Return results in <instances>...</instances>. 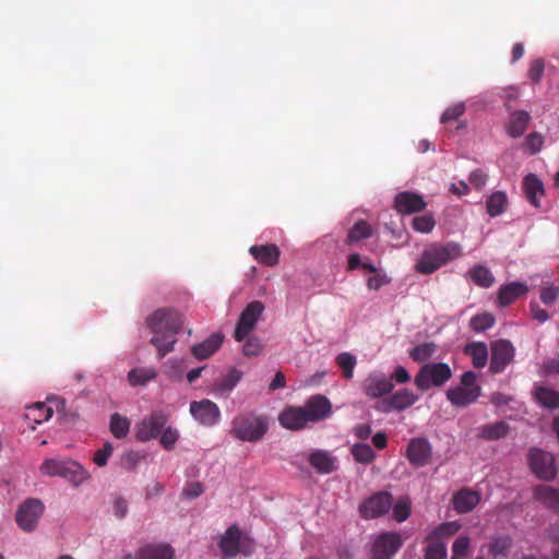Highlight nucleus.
I'll return each mask as SVG.
<instances>
[{
	"label": "nucleus",
	"mask_w": 559,
	"mask_h": 559,
	"mask_svg": "<svg viewBox=\"0 0 559 559\" xmlns=\"http://www.w3.org/2000/svg\"><path fill=\"white\" fill-rule=\"evenodd\" d=\"M332 414V404L324 395L317 394L306 401L304 406H286L278 414L282 427L299 431L309 423H318L329 418Z\"/></svg>",
	"instance_id": "f257e3e1"
},
{
	"label": "nucleus",
	"mask_w": 559,
	"mask_h": 559,
	"mask_svg": "<svg viewBox=\"0 0 559 559\" xmlns=\"http://www.w3.org/2000/svg\"><path fill=\"white\" fill-rule=\"evenodd\" d=\"M462 255V248L456 242L438 243L435 242L426 248L415 269L420 274H431L441 266L447 265Z\"/></svg>",
	"instance_id": "f03ea898"
},
{
	"label": "nucleus",
	"mask_w": 559,
	"mask_h": 559,
	"mask_svg": "<svg viewBox=\"0 0 559 559\" xmlns=\"http://www.w3.org/2000/svg\"><path fill=\"white\" fill-rule=\"evenodd\" d=\"M147 325L154 333L150 343L156 347L158 358L162 359L174 349L177 342L176 334L181 329V322L178 317H148Z\"/></svg>",
	"instance_id": "7ed1b4c3"
},
{
	"label": "nucleus",
	"mask_w": 559,
	"mask_h": 559,
	"mask_svg": "<svg viewBox=\"0 0 559 559\" xmlns=\"http://www.w3.org/2000/svg\"><path fill=\"white\" fill-rule=\"evenodd\" d=\"M267 430L269 418L266 415L242 413L233 419L230 433L240 441L258 442L263 439Z\"/></svg>",
	"instance_id": "20e7f679"
},
{
	"label": "nucleus",
	"mask_w": 559,
	"mask_h": 559,
	"mask_svg": "<svg viewBox=\"0 0 559 559\" xmlns=\"http://www.w3.org/2000/svg\"><path fill=\"white\" fill-rule=\"evenodd\" d=\"M40 472L48 477L59 476L74 486H80L88 478V473L72 460L47 459L41 463Z\"/></svg>",
	"instance_id": "39448f33"
},
{
	"label": "nucleus",
	"mask_w": 559,
	"mask_h": 559,
	"mask_svg": "<svg viewBox=\"0 0 559 559\" xmlns=\"http://www.w3.org/2000/svg\"><path fill=\"white\" fill-rule=\"evenodd\" d=\"M452 377V370L445 362L425 364L415 376L416 388L425 392L431 386H441Z\"/></svg>",
	"instance_id": "423d86ee"
},
{
	"label": "nucleus",
	"mask_w": 559,
	"mask_h": 559,
	"mask_svg": "<svg viewBox=\"0 0 559 559\" xmlns=\"http://www.w3.org/2000/svg\"><path fill=\"white\" fill-rule=\"evenodd\" d=\"M218 547L226 558H235L238 554L250 556L254 548L253 540L245 536L237 525H231L225 531Z\"/></svg>",
	"instance_id": "0eeeda50"
},
{
	"label": "nucleus",
	"mask_w": 559,
	"mask_h": 559,
	"mask_svg": "<svg viewBox=\"0 0 559 559\" xmlns=\"http://www.w3.org/2000/svg\"><path fill=\"white\" fill-rule=\"evenodd\" d=\"M528 465L533 474L542 480L549 481L556 477L557 469L552 454L533 448L528 453Z\"/></svg>",
	"instance_id": "6e6552de"
},
{
	"label": "nucleus",
	"mask_w": 559,
	"mask_h": 559,
	"mask_svg": "<svg viewBox=\"0 0 559 559\" xmlns=\"http://www.w3.org/2000/svg\"><path fill=\"white\" fill-rule=\"evenodd\" d=\"M44 503L36 498L26 499L17 509L15 521L25 532H33L44 512Z\"/></svg>",
	"instance_id": "1a4fd4ad"
},
{
	"label": "nucleus",
	"mask_w": 559,
	"mask_h": 559,
	"mask_svg": "<svg viewBox=\"0 0 559 559\" xmlns=\"http://www.w3.org/2000/svg\"><path fill=\"white\" fill-rule=\"evenodd\" d=\"M392 507V495L388 491H379L359 506V513L364 519H376L384 515Z\"/></svg>",
	"instance_id": "9d476101"
},
{
	"label": "nucleus",
	"mask_w": 559,
	"mask_h": 559,
	"mask_svg": "<svg viewBox=\"0 0 559 559\" xmlns=\"http://www.w3.org/2000/svg\"><path fill=\"white\" fill-rule=\"evenodd\" d=\"M402 545L403 539L399 533H381L373 542L372 559H391Z\"/></svg>",
	"instance_id": "9b49d317"
},
{
	"label": "nucleus",
	"mask_w": 559,
	"mask_h": 559,
	"mask_svg": "<svg viewBox=\"0 0 559 559\" xmlns=\"http://www.w3.org/2000/svg\"><path fill=\"white\" fill-rule=\"evenodd\" d=\"M168 418L162 412H153L136 424L135 437L139 441H148L158 437Z\"/></svg>",
	"instance_id": "f8f14e48"
},
{
	"label": "nucleus",
	"mask_w": 559,
	"mask_h": 559,
	"mask_svg": "<svg viewBox=\"0 0 559 559\" xmlns=\"http://www.w3.org/2000/svg\"><path fill=\"white\" fill-rule=\"evenodd\" d=\"M432 454L430 442L423 437L413 438L406 449V459L414 467L426 466Z\"/></svg>",
	"instance_id": "ddd939ff"
},
{
	"label": "nucleus",
	"mask_w": 559,
	"mask_h": 559,
	"mask_svg": "<svg viewBox=\"0 0 559 559\" xmlns=\"http://www.w3.org/2000/svg\"><path fill=\"white\" fill-rule=\"evenodd\" d=\"M190 413L197 421L209 427L218 423L221 418L218 406L207 399L191 402Z\"/></svg>",
	"instance_id": "4468645a"
},
{
	"label": "nucleus",
	"mask_w": 559,
	"mask_h": 559,
	"mask_svg": "<svg viewBox=\"0 0 559 559\" xmlns=\"http://www.w3.org/2000/svg\"><path fill=\"white\" fill-rule=\"evenodd\" d=\"M514 347L507 340H500L492 344L489 370L492 373H501L513 360Z\"/></svg>",
	"instance_id": "2eb2a0df"
},
{
	"label": "nucleus",
	"mask_w": 559,
	"mask_h": 559,
	"mask_svg": "<svg viewBox=\"0 0 559 559\" xmlns=\"http://www.w3.org/2000/svg\"><path fill=\"white\" fill-rule=\"evenodd\" d=\"M394 385L385 374L372 372L362 382V391L370 399H378L392 392Z\"/></svg>",
	"instance_id": "dca6fc26"
},
{
	"label": "nucleus",
	"mask_w": 559,
	"mask_h": 559,
	"mask_svg": "<svg viewBox=\"0 0 559 559\" xmlns=\"http://www.w3.org/2000/svg\"><path fill=\"white\" fill-rule=\"evenodd\" d=\"M426 206L427 203L424 198L415 192L403 191L397 193L394 198V209L403 215L419 213L424 211Z\"/></svg>",
	"instance_id": "f3484780"
},
{
	"label": "nucleus",
	"mask_w": 559,
	"mask_h": 559,
	"mask_svg": "<svg viewBox=\"0 0 559 559\" xmlns=\"http://www.w3.org/2000/svg\"><path fill=\"white\" fill-rule=\"evenodd\" d=\"M309 464L321 475H328L338 469V460L328 450H312L308 456Z\"/></svg>",
	"instance_id": "a211bd4d"
},
{
	"label": "nucleus",
	"mask_w": 559,
	"mask_h": 559,
	"mask_svg": "<svg viewBox=\"0 0 559 559\" xmlns=\"http://www.w3.org/2000/svg\"><path fill=\"white\" fill-rule=\"evenodd\" d=\"M224 338L225 336L222 332H214L203 342L193 345L191 347V354L198 360H204L222 347Z\"/></svg>",
	"instance_id": "6ab92c4d"
},
{
	"label": "nucleus",
	"mask_w": 559,
	"mask_h": 559,
	"mask_svg": "<svg viewBox=\"0 0 559 559\" xmlns=\"http://www.w3.org/2000/svg\"><path fill=\"white\" fill-rule=\"evenodd\" d=\"M479 501L480 493L471 488L460 489L454 493L452 499L453 508L460 514L471 512L473 509H475Z\"/></svg>",
	"instance_id": "aec40b11"
},
{
	"label": "nucleus",
	"mask_w": 559,
	"mask_h": 559,
	"mask_svg": "<svg viewBox=\"0 0 559 559\" xmlns=\"http://www.w3.org/2000/svg\"><path fill=\"white\" fill-rule=\"evenodd\" d=\"M532 491L534 500L559 514V490L557 488L549 485H536Z\"/></svg>",
	"instance_id": "412c9836"
},
{
	"label": "nucleus",
	"mask_w": 559,
	"mask_h": 559,
	"mask_svg": "<svg viewBox=\"0 0 559 559\" xmlns=\"http://www.w3.org/2000/svg\"><path fill=\"white\" fill-rule=\"evenodd\" d=\"M480 391V388L455 386L447 391V399L454 406L465 407L478 399Z\"/></svg>",
	"instance_id": "4be33fe9"
},
{
	"label": "nucleus",
	"mask_w": 559,
	"mask_h": 559,
	"mask_svg": "<svg viewBox=\"0 0 559 559\" xmlns=\"http://www.w3.org/2000/svg\"><path fill=\"white\" fill-rule=\"evenodd\" d=\"M249 252L260 264L266 266H275L280 262L281 251L274 243L251 246Z\"/></svg>",
	"instance_id": "5701e85b"
},
{
	"label": "nucleus",
	"mask_w": 559,
	"mask_h": 559,
	"mask_svg": "<svg viewBox=\"0 0 559 559\" xmlns=\"http://www.w3.org/2000/svg\"><path fill=\"white\" fill-rule=\"evenodd\" d=\"M419 396L416 395L412 390L409 389H402L393 393L386 401H385V412L390 411H404L412 405H414L418 401Z\"/></svg>",
	"instance_id": "b1692460"
},
{
	"label": "nucleus",
	"mask_w": 559,
	"mask_h": 559,
	"mask_svg": "<svg viewBox=\"0 0 559 559\" xmlns=\"http://www.w3.org/2000/svg\"><path fill=\"white\" fill-rule=\"evenodd\" d=\"M527 285L521 282H512L503 285L498 290V304L506 307L527 294Z\"/></svg>",
	"instance_id": "393cba45"
},
{
	"label": "nucleus",
	"mask_w": 559,
	"mask_h": 559,
	"mask_svg": "<svg viewBox=\"0 0 559 559\" xmlns=\"http://www.w3.org/2000/svg\"><path fill=\"white\" fill-rule=\"evenodd\" d=\"M522 189L526 200L535 207H539V198L544 195V185L535 174H528L524 177Z\"/></svg>",
	"instance_id": "a878e982"
},
{
	"label": "nucleus",
	"mask_w": 559,
	"mask_h": 559,
	"mask_svg": "<svg viewBox=\"0 0 559 559\" xmlns=\"http://www.w3.org/2000/svg\"><path fill=\"white\" fill-rule=\"evenodd\" d=\"M241 378L242 372L240 370L230 368L226 374L214 382L213 390L221 396H228Z\"/></svg>",
	"instance_id": "bb28decb"
},
{
	"label": "nucleus",
	"mask_w": 559,
	"mask_h": 559,
	"mask_svg": "<svg viewBox=\"0 0 559 559\" xmlns=\"http://www.w3.org/2000/svg\"><path fill=\"white\" fill-rule=\"evenodd\" d=\"M174 548L168 544H147L138 549V559H173Z\"/></svg>",
	"instance_id": "cd10ccee"
},
{
	"label": "nucleus",
	"mask_w": 559,
	"mask_h": 559,
	"mask_svg": "<svg viewBox=\"0 0 559 559\" xmlns=\"http://www.w3.org/2000/svg\"><path fill=\"white\" fill-rule=\"evenodd\" d=\"M510 428L509 425L503 421H497L493 424L483 425L477 428V438L487 440V441H493L499 440L501 438H504Z\"/></svg>",
	"instance_id": "c85d7f7f"
},
{
	"label": "nucleus",
	"mask_w": 559,
	"mask_h": 559,
	"mask_svg": "<svg viewBox=\"0 0 559 559\" xmlns=\"http://www.w3.org/2000/svg\"><path fill=\"white\" fill-rule=\"evenodd\" d=\"M531 120L530 114L524 110L513 111L507 127V132L511 138H520L524 134Z\"/></svg>",
	"instance_id": "c756f323"
},
{
	"label": "nucleus",
	"mask_w": 559,
	"mask_h": 559,
	"mask_svg": "<svg viewBox=\"0 0 559 559\" xmlns=\"http://www.w3.org/2000/svg\"><path fill=\"white\" fill-rule=\"evenodd\" d=\"M513 545V539L509 535H498L491 538L489 544L487 545L488 554L497 558H506L508 557L510 549Z\"/></svg>",
	"instance_id": "7c9ffc66"
},
{
	"label": "nucleus",
	"mask_w": 559,
	"mask_h": 559,
	"mask_svg": "<svg viewBox=\"0 0 559 559\" xmlns=\"http://www.w3.org/2000/svg\"><path fill=\"white\" fill-rule=\"evenodd\" d=\"M464 353L472 358L475 368H483L488 360V348L483 342L469 343L465 346Z\"/></svg>",
	"instance_id": "2f4dec72"
},
{
	"label": "nucleus",
	"mask_w": 559,
	"mask_h": 559,
	"mask_svg": "<svg viewBox=\"0 0 559 559\" xmlns=\"http://www.w3.org/2000/svg\"><path fill=\"white\" fill-rule=\"evenodd\" d=\"M157 371L153 367H136L129 371L128 381L132 386L145 385L155 380Z\"/></svg>",
	"instance_id": "473e14b6"
},
{
	"label": "nucleus",
	"mask_w": 559,
	"mask_h": 559,
	"mask_svg": "<svg viewBox=\"0 0 559 559\" xmlns=\"http://www.w3.org/2000/svg\"><path fill=\"white\" fill-rule=\"evenodd\" d=\"M467 276L479 287L489 288L495 283L491 271L484 265H475L467 272Z\"/></svg>",
	"instance_id": "72a5a7b5"
},
{
	"label": "nucleus",
	"mask_w": 559,
	"mask_h": 559,
	"mask_svg": "<svg viewBox=\"0 0 559 559\" xmlns=\"http://www.w3.org/2000/svg\"><path fill=\"white\" fill-rule=\"evenodd\" d=\"M372 236V228L369 223L364 219H359L348 230L346 243L353 246L362 239H367Z\"/></svg>",
	"instance_id": "f704fd0d"
},
{
	"label": "nucleus",
	"mask_w": 559,
	"mask_h": 559,
	"mask_svg": "<svg viewBox=\"0 0 559 559\" xmlns=\"http://www.w3.org/2000/svg\"><path fill=\"white\" fill-rule=\"evenodd\" d=\"M535 397L537 402L546 408H559V393L554 389L538 386L535 390Z\"/></svg>",
	"instance_id": "c9c22d12"
},
{
	"label": "nucleus",
	"mask_w": 559,
	"mask_h": 559,
	"mask_svg": "<svg viewBox=\"0 0 559 559\" xmlns=\"http://www.w3.org/2000/svg\"><path fill=\"white\" fill-rule=\"evenodd\" d=\"M130 426L131 423L126 416H122L119 413H114L110 416L109 430L115 438H126L130 431Z\"/></svg>",
	"instance_id": "e433bc0d"
},
{
	"label": "nucleus",
	"mask_w": 559,
	"mask_h": 559,
	"mask_svg": "<svg viewBox=\"0 0 559 559\" xmlns=\"http://www.w3.org/2000/svg\"><path fill=\"white\" fill-rule=\"evenodd\" d=\"M508 205V198L506 192L496 191L487 200V212L491 217L501 215Z\"/></svg>",
	"instance_id": "4c0bfd02"
},
{
	"label": "nucleus",
	"mask_w": 559,
	"mask_h": 559,
	"mask_svg": "<svg viewBox=\"0 0 559 559\" xmlns=\"http://www.w3.org/2000/svg\"><path fill=\"white\" fill-rule=\"evenodd\" d=\"M350 453L357 463L370 464L376 459V453L367 443H355L350 448Z\"/></svg>",
	"instance_id": "58836bf2"
},
{
	"label": "nucleus",
	"mask_w": 559,
	"mask_h": 559,
	"mask_svg": "<svg viewBox=\"0 0 559 559\" xmlns=\"http://www.w3.org/2000/svg\"><path fill=\"white\" fill-rule=\"evenodd\" d=\"M257 319L258 317H240L234 334L237 342H241L249 337V334L257 325Z\"/></svg>",
	"instance_id": "ea45409f"
},
{
	"label": "nucleus",
	"mask_w": 559,
	"mask_h": 559,
	"mask_svg": "<svg viewBox=\"0 0 559 559\" xmlns=\"http://www.w3.org/2000/svg\"><path fill=\"white\" fill-rule=\"evenodd\" d=\"M336 365L342 369L343 377L352 379L357 364L356 357L347 352L341 353L335 358Z\"/></svg>",
	"instance_id": "a19ab883"
},
{
	"label": "nucleus",
	"mask_w": 559,
	"mask_h": 559,
	"mask_svg": "<svg viewBox=\"0 0 559 559\" xmlns=\"http://www.w3.org/2000/svg\"><path fill=\"white\" fill-rule=\"evenodd\" d=\"M436 350V346L432 343H423L415 346L411 352L409 356L414 361L423 362L429 359Z\"/></svg>",
	"instance_id": "79ce46f5"
},
{
	"label": "nucleus",
	"mask_w": 559,
	"mask_h": 559,
	"mask_svg": "<svg viewBox=\"0 0 559 559\" xmlns=\"http://www.w3.org/2000/svg\"><path fill=\"white\" fill-rule=\"evenodd\" d=\"M412 225L416 231L428 234L435 228L436 221L431 214H426L414 217Z\"/></svg>",
	"instance_id": "37998d69"
},
{
	"label": "nucleus",
	"mask_w": 559,
	"mask_h": 559,
	"mask_svg": "<svg viewBox=\"0 0 559 559\" xmlns=\"http://www.w3.org/2000/svg\"><path fill=\"white\" fill-rule=\"evenodd\" d=\"M545 70V62L542 58H536L531 61L527 76L534 84H538L542 81L543 74Z\"/></svg>",
	"instance_id": "c03bdc74"
},
{
	"label": "nucleus",
	"mask_w": 559,
	"mask_h": 559,
	"mask_svg": "<svg viewBox=\"0 0 559 559\" xmlns=\"http://www.w3.org/2000/svg\"><path fill=\"white\" fill-rule=\"evenodd\" d=\"M165 374L171 379V380H176V381H180L182 379V376H183V367H182V361L179 360V359H169L166 364H165Z\"/></svg>",
	"instance_id": "a18cd8bd"
},
{
	"label": "nucleus",
	"mask_w": 559,
	"mask_h": 559,
	"mask_svg": "<svg viewBox=\"0 0 559 559\" xmlns=\"http://www.w3.org/2000/svg\"><path fill=\"white\" fill-rule=\"evenodd\" d=\"M540 300L544 305L551 307L559 300V287L548 285L540 290Z\"/></svg>",
	"instance_id": "49530a36"
},
{
	"label": "nucleus",
	"mask_w": 559,
	"mask_h": 559,
	"mask_svg": "<svg viewBox=\"0 0 559 559\" xmlns=\"http://www.w3.org/2000/svg\"><path fill=\"white\" fill-rule=\"evenodd\" d=\"M425 559H447V548L443 543H430L426 549Z\"/></svg>",
	"instance_id": "de8ad7c7"
},
{
	"label": "nucleus",
	"mask_w": 559,
	"mask_h": 559,
	"mask_svg": "<svg viewBox=\"0 0 559 559\" xmlns=\"http://www.w3.org/2000/svg\"><path fill=\"white\" fill-rule=\"evenodd\" d=\"M114 448L110 442H105L102 449H98L93 456V461L97 466H105L108 462V459L112 454Z\"/></svg>",
	"instance_id": "09e8293b"
},
{
	"label": "nucleus",
	"mask_w": 559,
	"mask_h": 559,
	"mask_svg": "<svg viewBox=\"0 0 559 559\" xmlns=\"http://www.w3.org/2000/svg\"><path fill=\"white\" fill-rule=\"evenodd\" d=\"M411 515V504L407 500H399L393 507V518L397 522H404Z\"/></svg>",
	"instance_id": "8fccbe9b"
},
{
	"label": "nucleus",
	"mask_w": 559,
	"mask_h": 559,
	"mask_svg": "<svg viewBox=\"0 0 559 559\" xmlns=\"http://www.w3.org/2000/svg\"><path fill=\"white\" fill-rule=\"evenodd\" d=\"M465 112V105L463 103H457L448 109L441 116V123H447L452 120H456Z\"/></svg>",
	"instance_id": "3c124183"
},
{
	"label": "nucleus",
	"mask_w": 559,
	"mask_h": 559,
	"mask_svg": "<svg viewBox=\"0 0 559 559\" xmlns=\"http://www.w3.org/2000/svg\"><path fill=\"white\" fill-rule=\"evenodd\" d=\"M495 324V317H472L471 328L475 332H484Z\"/></svg>",
	"instance_id": "603ef678"
},
{
	"label": "nucleus",
	"mask_w": 559,
	"mask_h": 559,
	"mask_svg": "<svg viewBox=\"0 0 559 559\" xmlns=\"http://www.w3.org/2000/svg\"><path fill=\"white\" fill-rule=\"evenodd\" d=\"M262 350V345L259 338L257 337H248L242 347V353L248 357H255Z\"/></svg>",
	"instance_id": "864d4df0"
},
{
	"label": "nucleus",
	"mask_w": 559,
	"mask_h": 559,
	"mask_svg": "<svg viewBox=\"0 0 559 559\" xmlns=\"http://www.w3.org/2000/svg\"><path fill=\"white\" fill-rule=\"evenodd\" d=\"M179 435L176 429H173L171 427H167L160 436V443L166 450L173 449L176 441L178 440Z\"/></svg>",
	"instance_id": "5fc2aeb1"
},
{
	"label": "nucleus",
	"mask_w": 559,
	"mask_h": 559,
	"mask_svg": "<svg viewBox=\"0 0 559 559\" xmlns=\"http://www.w3.org/2000/svg\"><path fill=\"white\" fill-rule=\"evenodd\" d=\"M390 283V278L385 273L376 272L372 276L367 280V286L369 289L379 290L381 287Z\"/></svg>",
	"instance_id": "6e6d98bb"
},
{
	"label": "nucleus",
	"mask_w": 559,
	"mask_h": 559,
	"mask_svg": "<svg viewBox=\"0 0 559 559\" xmlns=\"http://www.w3.org/2000/svg\"><path fill=\"white\" fill-rule=\"evenodd\" d=\"M461 525L457 522H447L440 524L436 530L433 531V535L436 536H451L454 535L459 530Z\"/></svg>",
	"instance_id": "4d7b16f0"
},
{
	"label": "nucleus",
	"mask_w": 559,
	"mask_h": 559,
	"mask_svg": "<svg viewBox=\"0 0 559 559\" xmlns=\"http://www.w3.org/2000/svg\"><path fill=\"white\" fill-rule=\"evenodd\" d=\"M487 179H488V176L481 169L473 170L468 177L471 185L476 190H481L485 187Z\"/></svg>",
	"instance_id": "13d9d810"
},
{
	"label": "nucleus",
	"mask_w": 559,
	"mask_h": 559,
	"mask_svg": "<svg viewBox=\"0 0 559 559\" xmlns=\"http://www.w3.org/2000/svg\"><path fill=\"white\" fill-rule=\"evenodd\" d=\"M112 511L116 518L123 519L128 513V502L121 496H116L112 501Z\"/></svg>",
	"instance_id": "bf43d9fd"
},
{
	"label": "nucleus",
	"mask_w": 559,
	"mask_h": 559,
	"mask_svg": "<svg viewBox=\"0 0 559 559\" xmlns=\"http://www.w3.org/2000/svg\"><path fill=\"white\" fill-rule=\"evenodd\" d=\"M469 537L460 536L457 537L452 545V552L455 555L466 556L467 549L469 548Z\"/></svg>",
	"instance_id": "052dcab7"
},
{
	"label": "nucleus",
	"mask_w": 559,
	"mask_h": 559,
	"mask_svg": "<svg viewBox=\"0 0 559 559\" xmlns=\"http://www.w3.org/2000/svg\"><path fill=\"white\" fill-rule=\"evenodd\" d=\"M202 493L203 485L199 481L189 483L183 489V495L190 499L198 498Z\"/></svg>",
	"instance_id": "680f3d73"
},
{
	"label": "nucleus",
	"mask_w": 559,
	"mask_h": 559,
	"mask_svg": "<svg viewBox=\"0 0 559 559\" xmlns=\"http://www.w3.org/2000/svg\"><path fill=\"white\" fill-rule=\"evenodd\" d=\"M34 411H38V417H35L36 423L47 421L52 416V409L47 407L44 403H37Z\"/></svg>",
	"instance_id": "e2e57ef3"
},
{
	"label": "nucleus",
	"mask_w": 559,
	"mask_h": 559,
	"mask_svg": "<svg viewBox=\"0 0 559 559\" xmlns=\"http://www.w3.org/2000/svg\"><path fill=\"white\" fill-rule=\"evenodd\" d=\"M389 379H391V381L395 380L397 383L403 384L407 383L411 380V376L403 366H399L396 367V369L393 371Z\"/></svg>",
	"instance_id": "0e129e2a"
},
{
	"label": "nucleus",
	"mask_w": 559,
	"mask_h": 559,
	"mask_svg": "<svg viewBox=\"0 0 559 559\" xmlns=\"http://www.w3.org/2000/svg\"><path fill=\"white\" fill-rule=\"evenodd\" d=\"M371 426L369 424L356 425L353 429L354 435L360 440H367L371 435Z\"/></svg>",
	"instance_id": "69168bd1"
},
{
	"label": "nucleus",
	"mask_w": 559,
	"mask_h": 559,
	"mask_svg": "<svg viewBox=\"0 0 559 559\" xmlns=\"http://www.w3.org/2000/svg\"><path fill=\"white\" fill-rule=\"evenodd\" d=\"M476 373L473 371H466L461 376L462 388H480L476 384Z\"/></svg>",
	"instance_id": "338daca9"
},
{
	"label": "nucleus",
	"mask_w": 559,
	"mask_h": 559,
	"mask_svg": "<svg viewBox=\"0 0 559 559\" xmlns=\"http://www.w3.org/2000/svg\"><path fill=\"white\" fill-rule=\"evenodd\" d=\"M543 376L559 374V359H554L544 365V369L540 370Z\"/></svg>",
	"instance_id": "774afa93"
}]
</instances>
